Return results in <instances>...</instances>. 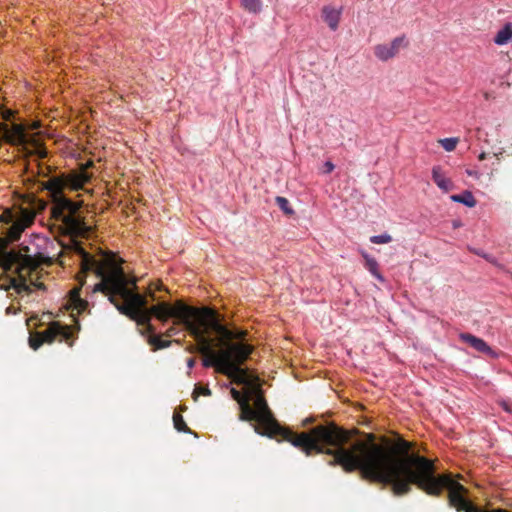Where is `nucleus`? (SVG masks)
Instances as JSON below:
<instances>
[{
    "mask_svg": "<svg viewBox=\"0 0 512 512\" xmlns=\"http://www.w3.org/2000/svg\"><path fill=\"white\" fill-rule=\"evenodd\" d=\"M355 461V472L369 482L390 487L395 496H404L412 486L427 495L439 497L449 490V506L457 512H508L505 509H484L469 501L466 488L455 482L449 474H437L434 461L416 453H410L412 444L404 439L393 444L378 443L374 434H368Z\"/></svg>",
    "mask_w": 512,
    "mask_h": 512,
    "instance_id": "1",
    "label": "nucleus"
},
{
    "mask_svg": "<svg viewBox=\"0 0 512 512\" xmlns=\"http://www.w3.org/2000/svg\"><path fill=\"white\" fill-rule=\"evenodd\" d=\"M254 404L253 409L259 413V424L252 426L257 434L269 438L279 436L306 456L324 454L330 457L327 461L329 466H340L346 473L355 472L354 464L361 450L359 447L365 442L362 439H353L358 430H347L335 423H329L315 426L310 432L297 434L279 424L262 395L255 397Z\"/></svg>",
    "mask_w": 512,
    "mask_h": 512,
    "instance_id": "2",
    "label": "nucleus"
},
{
    "mask_svg": "<svg viewBox=\"0 0 512 512\" xmlns=\"http://www.w3.org/2000/svg\"><path fill=\"white\" fill-rule=\"evenodd\" d=\"M83 272H93L100 281L93 287V292H101L120 314L128 318H136L137 310L148 308L145 296L135 289L136 279H129L122 267L123 260L113 253L96 258L77 247Z\"/></svg>",
    "mask_w": 512,
    "mask_h": 512,
    "instance_id": "3",
    "label": "nucleus"
},
{
    "mask_svg": "<svg viewBox=\"0 0 512 512\" xmlns=\"http://www.w3.org/2000/svg\"><path fill=\"white\" fill-rule=\"evenodd\" d=\"M91 179V175L85 171L73 173L68 176H57L43 183V188L49 192L52 202L51 216L60 222L63 232L67 235L78 237L86 232L83 219L77 215L82 203L67 198L63 192L65 188L79 190Z\"/></svg>",
    "mask_w": 512,
    "mask_h": 512,
    "instance_id": "4",
    "label": "nucleus"
},
{
    "mask_svg": "<svg viewBox=\"0 0 512 512\" xmlns=\"http://www.w3.org/2000/svg\"><path fill=\"white\" fill-rule=\"evenodd\" d=\"M192 311L184 313L187 317V321H181L180 324L184 325V329L194 337L198 343L197 346H191L188 351L190 353L195 352H209L210 343H212L209 334L215 332L220 335L223 339L227 340V343L233 339L242 340L246 337L245 331H231L225 325H223L218 317V313L210 307L197 308L188 305Z\"/></svg>",
    "mask_w": 512,
    "mask_h": 512,
    "instance_id": "5",
    "label": "nucleus"
},
{
    "mask_svg": "<svg viewBox=\"0 0 512 512\" xmlns=\"http://www.w3.org/2000/svg\"><path fill=\"white\" fill-rule=\"evenodd\" d=\"M54 249L55 244L48 237L39 234L31 235L27 244H21L20 252L15 251L20 255V259L11 269L7 270V272L17 274L18 278L10 277L9 285L5 287V290L9 291V289L12 288L17 294L31 293L32 289L30 285L27 284L26 277L22 274V270H24L26 266L36 268L41 264H52L56 256V254L53 253Z\"/></svg>",
    "mask_w": 512,
    "mask_h": 512,
    "instance_id": "6",
    "label": "nucleus"
},
{
    "mask_svg": "<svg viewBox=\"0 0 512 512\" xmlns=\"http://www.w3.org/2000/svg\"><path fill=\"white\" fill-rule=\"evenodd\" d=\"M35 216V211L29 207L6 208L0 213V223L3 225L1 233L7 239L0 238V269L3 273H7L20 259L15 250L7 249V241H18L25 229L34 223Z\"/></svg>",
    "mask_w": 512,
    "mask_h": 512,
    "instance_id": "7",
    "label": "nucleus"
},
{
    "mask_svg": "<svg viewBox=\"0 0 512 512\" xmlns=\"http://www.w3.org/2000/svg\"><path fill=\"white\" fill-rule=\"evenodd\" d=\"M188 311L192 310L188 308V305L182 300H177L174 304L163 301L146 309L137 310L136 318L130 319L135 321L138 325L144 326L145 331L150 335L156 331L155 327L151 324L152 317H155L162 323H166L170 319H175L176 323L180 324L181 321H187V317H185L184 313Z\"/></svg>",
    "mask_w": 512,
    "mask_h": 512,
    "instance_id": "8",
    "label": "nucleus"
},
{
    "mask_svg": "<svg viewBox=\"0 0 512 512\" xmlns=\"http://www.w3.org/2000/svg\"><path fill=\"white\" fill-rule=\"evenodd\" d=\"M231 355L226 363L229 368L223 375L230 378L237 385H251L258 381V377L249 373L242 365L252 354L254 347L248 343L236 342L230 344Z\"/></svg>",
    "mask_w": 512,
    "mask_h": 512,
    "instance_id": "9",
    "label": "nucleus"
},
{
    "mask_svg": "<svg viewBox=\"0 0 512 512\" xmlns=\"http://www.w3.org/2000/svg\"><path fill=\"white\" fill-rule=\"evenodd\" d=\"M72 336L73 333L68 325L54 321L44 331L30 335L29 346L37 350L43 343H52L55 340L68 341Z\"/></svg>",
    "mask_w": 512,
    "mask_h": 512,
    "instance_id": "10",
    "label": "nucleus"
},
{
    "mask_svg": "<svg viewBox=\"0 0 512 512\" xmlns=\"http://www.w3.org/2000/svg\"><path fill=\"white\" fill-rule=\"evenodd\" d=\"M225 343V349L221 351H214L212 349V343H210V351L209 352H200L204 357L202 358V365L205 368H215L217 373L222 374V372H226L229 366L226 365L228 363V359L231 355L230 344Z\"/></svg>",
    "mask_w": 512,
    "mask_h": 512,
    "instance_id": "11",
    "label": "nucleus"
},
{
    "mask_svg": "<svg viewBox=\"0 0 512 512\" xmlns=\"http://www.w3.org/2000/svg\"><path fill=\"white\" fill-rule=\"evenodd\" d=\"M460 339L478 352L486 354L492 358L497 357V353L483 339L479 337H476L470 333H462L460 334Z\"/></svg>",
    "mask_w": 512,
    "mask_h": 512,
    "instance_id": "12",
    "label": "nucleus"
},
{
    "mask_svg": "<svg viewBox=\"0 0 512 512\" xmlns=\"http://www.w3.org/2000/svg\"><path fill=\"white\" fill-rule=\"evenodd\" d=\"M0 135L11 144H22L25 139L24 129L18 124L9 128L6 124L0 123Z\"/></svg>",
    "mask_w": 512,
    "mask_h": 512,
    "instance_id": "13",
    "label": "nucleus"
},
{
    "mask_svg": "<svg viewBox=\"0 0 512 512\" xmlns=\"http://www.w3.org/2000/svg\"><path fill=\"white\" fill-rule=\"evenodd\" d=\"M341 9H336L331 6H324L322 9V17L328 24L329 28L333 31L337 30L341 18Z\"/></svg>",
    "mask_w": 512,
    "mask_h": 512,
    "instance_id": "14",
    "label": "nucleus"
},
{
    "mask_svg": "<svg viewBox=\"0 0 512 512\" xmlns=\"http://www.w3.org/2000/svg\"><path fill=\"white\" fill-rule=\"evenodd\" d=\"M432 179L444 192H448L453 188L452 181L444 175L440 166H434L432 168Z\"/></svg>",
    "mask_w": 512,
    "mask_h": 512,
    "instance_id": "15",
    "label": "nucleus"
},
{
    "mask_svg": "<svg viewBox=\"0 0 512 512\" xmlns=\"http://www.w3.org/2000/svg\"><path fill=\"white\" fill-rule=\"evenodd\" d=\"M362 257L365 260V268L379 281L384 282L385 279L383 275L379 271V264L375 258L371 257L367 252L363 251L361 253Z\"/></svg>",
    "mask_w": 512,
    "mask_h": 512,
    "instance_id": "16",
    "label": "nucleus"
},
{
    "mask_svg": "<svg viewBox=\"0 0 512 512\" xmlns=\"http://www.w3.org/2000/svg\"><path fill=\"white\" fill-rule=\"evenodd\" d=\"M241 413L239 419L241 421H257L259 423V416L256 410H254L248 400H243L240 404Z\"/></svg>",
    "mask_w": 512,
    "mask_h": 512,
    "instance_id": "17",
    "label": "nucleus"
},
{
    "mask_svg": "<svg viewBox=\"0 0 512 512\" xmlns=\"http://www.w3.org/2000/svg\"><path fill=\"white\" fill-rule=\"evenodd\" d=\"M451 200L456 203H461L469 208L476 206L477 201L471 191L465 190L461 194L451 195Z\"/></svg>",
    "mask_w": 512,
    "mask_h": 512,
    "instance_id": "18",
    "label": "nucleus"
},
{
    "mask_svg": "<svg viewBox=\"0 0 512 512\" xmlns=\"http://www.w3.org/2000/svg\"><path fill=\"white\" fill-rule=\"evenodd\" d=\"M374 55L381 61H388L395 57L393 52L389 49L388 44H378L374 47Z\"/></svg>",
    "mask_w": 512,
    "mask_h": 512,
    "instance_id": "19",
    "label": "nucleus"
},
{
    "mask_svg": "<svg viewBox=\"0 0 512 512\" xmlns=\"http://www.w3.org/2000/svg\"><path fill=\"white\" fill-rule=\"evenodd\" d=\"M148 343L153 346L154 350L164 349L172 344L171 340H164L161 335H157L155 332L148 336Z\"/></svg>",
    "mask_w": 512,
    "mask_h": 512,
    "instance_id": "20",
    "label": "nucleus"
},
{
    "mask_svg": "<svg viewBox=\"0 0 512 512\" xmlns=\"http://www.w3.org/2000/svg\"><path fill=\"white\" fill-rule=\"evenodd\" d=\"M512 37V30L509 26H505L496 34L494 41L498 45H503L507 43Z\"/></svg>",
    "mask_w": 512,
    "mask_h": 512,
    "instance_id": "21",
    "label": "nucleus"
},
{
    "mask_svg": "<svg viewBox=\"0 0 512 512\" xmlns=\"http://www.w3.org/2000/svg\"><path fill=\"white\" fill-rule=\"evenodd\" d=\"M242 7L250 13H259L262 9L261 0H241Z\"/></svg>",
    "mask_w": 512,
    "mask_h": 512,
    "instance_id": "22",
    "label": "nucleus"
},
{
    "mask_svg": "<svg viewBox=\"0 0 512 512\" xmlns=\"http://www.w3.org/2000/svg\"><path fill=\"white\" fill-rule=\"evenodd\" d=\"M389 49L396 56L402 47L408 46V41L404 35L396 37L392 40L390 44H388Z\"/></svg>",
    "mask_w": 512,
    "mask_h": 512,
    "instance_id": "23",
    "label": "nucleus"
},
{
    "mask_svg": "<svg viewBox=\"0 0 512 512\" xmlns=\"http://www.w3.org/2000/svg\"><path fill=\"white\" fill-rule=\"evenodd\" d=\"M173 424L177 431L179 432H185V433H191V430L185 423L183 417L179 413H174L173 415Z\"/></svg>",
    "mask_w": 512,
    "mask_h": 512,
    "instance_id": "24",
    "label": "nucleus"
},
{
    "mask_svg": "<svg viewBox=\"0 0 512 512\" xmlns=\"http://www.w3.org/2000/svg\"><path fill=\"white\" fill-rule=\"evenodd\" d=\"M276 204L278 207L287 215H291L294 213L293 209L290 206V203L288 199L282 196H277L275 199Z\"/></svg>",
    "mask_w": 512,
    "mask_h": 512,
    "instance_id": "25",
    "label": "nucleus"
},
{
    "mask_svg": "<svg viewBox=\"0 0 512 512\" xmlns=\"http://www.w3.org/2000/svg\"><path fill=\"white\" fill-rule=\"evenodd\" d=\"M459 140L458 138H455V137H451V138H444V139H440L439 140V143L440 145L444 148V150H446L447 152H451L453 150H455L457 144H458Z\"/></svg>",
    "mask_w": 512,
    "mask_h": 512,
    "instance_id": "26",
    "label": "nucleus"
},
{
    "mask_svg": "<svg viewBox=\"0 0 512 512\" xmlns=\"http://www.w3.org/2000/svg\"><path fill=\"white\" fill-rule=\"evenodd\" d=\"M392 241L391 235L388 233H383L380 235H374L370 237V242L373 244H387Z\"/></svg>",
    "mask_w": 512,
    "mask_h": 512,
    "instance_id": "27",
    "label": "nucleus"
},
{
    "mask_svg": "<svg viewBox=\"0 0 512 512\" xmlns=\"http://www.w3.org/2000/svg\"><path fill=\"white\" fill-rule=\"evenodd\" d=\"M177 326H182L184 328V325L177 324L175 319H173V325L166 330L165 335L167 337H172V336L178 334L180 332V330L178 329Z\"/></svg>",
    "mask_w": 512,
    "mask_h": 512,
    "instance_id": "28",
    "label": "nucleus"
},
{
    "mask_svg": "<svg viewBox=\"0 0 512 512\" xmlns=\"http://www.w3.org/2000/svg\"><path fill=\"white\" fill-rule=\"evenodd\" d=\"M232 398L239 403V405L242 403L243 400H248L246 397H244L237 389L231 388L230 390Z\"/></svg>",
    "mask_w": 512,
    "mask_h": 512,
    "instance_id": "29",
    "label": "nucleus"
},
{
    "mask_svg": "<svg viewBox=\"0 0 512 512\" xmlns=\"http://www.w3.org/2000/svg\"><path fill=\"white\" fill-rule=\"evenodd\" d=\"M71 293H72V300H73L74 303H79V304L87 305V302L83 301L80 298L79 289H74Z\"/></svg>",
    "mask_w": 512,
    "mask_h": 512,
    "instance_id": "30",
    "label": "nucleus"
},
{
    "mask_svg": "<svg viewBox=\"0 0 512 512\" xmlns=\"http://www.w3.org/2000/svg\"><path fill=\"white\" fill-rule=\"evenodd\" d=\"M335 169V165L331 161H326L323 165V173L330 174Z\"/></svg>",
    "mask_w": 512,
    "mask_h": 512,
    "instance_id": "31",
    "label": "nucleus"
},
{
    "mask_svg": "<svg viewBox=\"0 0 512 512\" xmlns=\"http://www.w3.org/2000/svg\"><path fill=\"white\" fill-rule=\"evenodd\" d=\"M69 327H70V329H71V331H72V333H73V336H72V338H71L70 340L65 341V342H66V343H68V345H69V346H72V344H73V340H74V338H75V333H78V330H80V326H79V324H77V330H75V331L72 329V327H71V326H69Z\"/></svg>",
    "mask_w": 512,
    "mask_h": 512,
    "instance_id": "32",
    "label": "nucleus"
},
{
    "mask_svg": "<svg viewBox=\"0 0 512 512\" xmlns=\"http://www.w3.org/2000/svg\"><path fill=\"white\" fill-rule=\"evenodd\" d=\"M69 327H70V329H71V331H72V333H73V336H72V338H71L70 340L65 341V342H66V343H68V345H69V346H72V344H73V340H74V338H75V333H78V330H80V326H79V324H77V330H75V331L72 329V327H71V326H69Z\"/></svg>",
    "mask_w": 512,
    "mask_h": 512,
    "instance_id": "33",
    "label": "nucleus"
},
{
    "mask_svg": "<svg viewBox=\"0 0 512 512\" xmlns=\"http://www.w3.org/2000/svg\"><path fill=\"white\" fill-rule=\"evenodd\" d=\"M196 360L193 357L187 359V367L192 369L195 366Z\"/></svg>",
    "mask_w": 512,
    "mask_h": 512,
    "instance_id": "34",
    "label": "nucleus"
},
{
    "mask_svg": "<svg viewBox=\"0 0 512 512\" xmlns=\"http://www.w3.org/2000/svg\"><path fill=\"white\" fill-rule=\"evenodd\" d=\"M199 391H200L201 394H203L205 396H210L211 395V390L208 387L201 388Z\"/></svg>",
    "mask_w": 512,
    "mask_h": 512,
    "instance_id": "35",
    "label": "nucleus"
},
{
    "mask_svg": "<svg viewBox=\"0 0 512 512\" xmlns=\"http://www.w3.org/2000/svg\"><path fill=\"white\" fill-rule=\"evenodd\" d=\"M473 252H474L476 255H478V256H481V257H483V258H485V259H488V254L484 253V252H483V251H481V250H473Z\"/></svg>",
    "mask_w": 512,
    "mask_h": 512,
    "instance_id": "36",
    "label": "nucleus"
},
{
    "mask_svg": "<svg viewBox=\"0 0 512 512\" xmlns=\"http://www.w3.org/2000/svg\"><path fill=\"white\" fill-rule=\"evenodd\" d=\"M6 314L7 315L16 314V309L13 306H9L6 308Z\"/></svg>",
    "mask_w": 512,
    "mask_h": 512,
    "instance_id": "37",
    "label": "nucleus"
},
{
    "mask_svg": "<svg viewBox=\"0 0 512 512\" xmlns=\"http://www.w3.org/2000/svg\"><path fill=\"white\" fill-rule=\"evenodd\" d=\"M466 173L469 175V176H475V177H478V173L476 171H472V170H467Z\"/></svg>",
    "mask_w": 512,
    "mask_h": 512,
    "instance_id": "38",
    "label": "nucleus"
},
{
    "mask_svg": "<svg viewBox=\"0 0 512 512\" xmlns=\"http://www.w3.org/2000/svg\"><path fill=\"white\" fill-rule=\"evenodd\" d=\"M33 285H34L36 288H38V289H44V288H45V287H44V284H42V283H33Z\"/></svg>",
    "mask_w": 512,
    "mask_h": 512,
    "instance_id": "39",
    "label": "nucleus"
},
{
    "mask_svg": "<svg viewBox=\"0 0 512 512\" xmlns=\"http://www.w3.org/2000/svg\"><path fill=\"white\" fill-rule=\"evenodd\" d=\"M313 419L312 418H306L304 421H303V425L306 426L308 425L309 423H312Z\"/></svg>",
    "mask_w": 512,
    "mask_h": 512,
    "instance_id": "40",
    "label": "nucleus"
},
{
    "mask_svg": "<svg viewBox=\"0 0 512 512\" xmlns=\"http://www.w3.org/2000/svg\"><path fill=\"white\" fill-rule=\"evenodd\" d=\"M479 160L482 161V160H485L486 159V153L482 152L479 156H478Z\"/></svg>",
    "mask_w": 512,
    "mask_h": 512,
    "instance_id": "41",
    "label": "nucleus"
},
{
    "mask_svg": "<svg viewBox=\"0 0 512 512\" xmlns=\"http://www.w3.org/2000/svg\"><path fill=\"white\" fill-rule=\"evenodd\" d=\"M149 296L152 300H156V296L152 291L149 292Z\"/></svg>",
    "mask_w": 512,
    "mask_h": 512,
    "instance_id": "42",
    "label": "nucleus"
},
{
    "mask_svg": "<svg viewBox=\"0 0 512 512\" xmlns=\"http://www.w3.org/2000/svg\"><path fill=\"white\" fill-rule=\"evenodd\" d=\"M197 392H198V388H196V389L194 390V393H193V395H194V399H195V400H196V399H197V397H198V395H196V393H197Z\"/></svg>",
    "mask_w": 512,
    "mask_h": 512,
    "instance_id": "43",
    "label": "nucleus"
},
{
    "mask_svg": "<svg viewBox=\"0 0 512 512\" xmlns=\"http://www.w3.org/2000/svg\"><path fill=\"white\" fill-rule=\"evenodd\" d=\"M486 260L489 261V262H494V258L491 257L490 255H488V259H486Z\"/></svg>",
    "mask_w": 512,
    "mask_h": 512,
    "instance_id": "44",
    "label": "nucleus"
},
{
    "mask_svg": "<svg viewBox=\"0 0 512 512\" xmlns=\"http://www.w3.org/2000/svg\"><path fill=\"white\" fill-rule=\"evenodd\" d=\"M503 408H504V410L509 411V409H508L506 404L503 405Z\"/></svg>",
    "mask_w": 512,
    "mask_h": 512,
    "instance_id": "45",
    "label": "nucleus"
},
{
    "mask_svg": "<svg viewBox=\"0 0 512 512\" xmlns=\"http://www.w3.org/2000/svg\"><path fill=\"white\" fill-rule=\"evenodd\" d=\"M92 165H93V163H92V162H88V163L86 164V166H87V167H90V166H92Z\"/></svg>",
    "mask_w": 512,
    "mask_h": 512,
    "instance_id": "46",
    "label": "nucleus"
}]
</instances>
